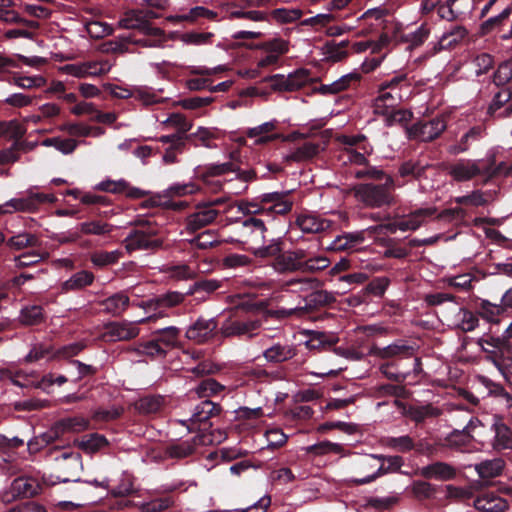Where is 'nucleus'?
I'll use <instances>...</instances> for the list:
<instances>
[{"label":"nucleus","instance_id":"nucleus-29","mask_svg":"<svg viewBox=\"0 0 512 512\" xmlns=\"http://www.w3.org/2000/svg\"><path fill=\"white\" fill-rule=\"evenodd\" d=\"M437 209L435 207L420 208L411 212L407 218L398 220V227L401 231H415L425 221L426 218L433 216Z\"/></svg>","mask_w":512,"mask_h":512},{"label":"nucleus","instance_id":"nucleus-6","mask_svg":"<svg viewBox=\"0 0 512 512\" xmlns=\"http://www.w3.org/2000/svg\"><path fill=\"white\" fill-rule=\"evenodd\" d=\"M138 228L133 229L124 239L126 250L156 251L163 246V239L158 237V228L149 221H139Z\"/></svg>","mask_w":512,"mask_h":512},{"label":"nucleus","instance_id":"nucleus-9","mask_svg":"<svg viewBox=\"0 0 512 512\" xmlns=\"http://www.w3.org/2000/svg\"><path fill=\"white\" fill-rule=\"evenodd\" d=\"M222 411V406L219 403L206 399L195 406L191 417L187 421H182V424L186 425L191 432L207 431L212 427L211 419L219 416Z\"/></svg>","mask_w":512,"mask_h":512},{"label":"nucleus","instance_id":"nucleus-60","mask_svg":"<svg viewBox=\"0 0 512 512\" xmlns=\"http://www.w3.org/2000/svg\"><path fill=\"white\" fill-rule=\"evenodd\" d=\"M390 280L387 277L373 278L363 289L364 296L382 297L388 286Z\"/></svg>","mask_w":512,"mask_h":512},{"label":"nucleus","instance_id":"nucleus-62","mask_svg":"<svg viewBox=\"0 0 512 512\" xmlns=\"http://www.w3.org/2000/svg\"><path fill=\"white\" fill-rule=\"evenodd\" d=\"M307 453L314 454L317 456L325 455L329 453L340 454L343 451V447L340 444L333 443L330 441H322L306 448Z\"/></svg>","mask_w":512,"mask_h":512},{"label":"nucleus","instance_id":"nucleus-47","mask_svg":"<svg viewBox=\"0 0 512 512\" xmlns=\"http://www.w3.org/2000/svg\"><path fill=\"white\" fill-rule=\"evenodd\" d=\"M89 427V421L82 416L65 417L56 423V432L61 433H78Z\"/></svg>","mask_w":512,"mask_h":512},{"label":"nucleus","instance_id":"nucleus-34","mask_svg":"<svg viewBox=\"0 0 512 512\" xmlns=\"http://www.w3.org/2000/svg\"><path fill=\"white\" fill-rule=\"evenodd\" d=\"M475 508L483 512H504L508 508V503L499 496L484 494L475 500Z\"/></svg>","mask_w":512,"mask_h":512},{"label":"nucleus","instance_id":"nucleus-39","mask_svg":"<svg viewBox=\"0 0 512 512\" xmlns=\"http://www.w3.org/2000/svg\"><path fill=\"white\" fill-rule=\"evenodd\" d=\"M339 338L334 334L324 332H315L306 342V347L310 351H330L334 345H337Z\"/></svg>","mask_w":512,"mask_h":512},{"label":"nucleus","instance_id":"nucleus-27","mask_svg":"<svg viewBox=\"0 0 512 512\" xmlns=\"http://www.w3.org/2000/svg\"><path fill=\"white\" fill-rule=\"evenodd\" d=\"M433 165L422 159H409L400 164L398 173L402 178L411 177L415 180L426 179V171Z\"/></svg>","mask_w":512,"mask_h":512},{"label":"nucleus","instance_id":"nucleus-54","mask_svg":"<svg viewBox=\"0 0 512 512\" xmlns=\"http://www.w3.org/2000/svg\"><path fill=\"white\" fill-rule=\"evenodd\" d=\"M221 287V282L215 279H200L194 282L187 294L196 295L197 299H204Z\"/></svg>","mask_w":512,"mask_h":512},{"label":"nucleus","instance_id":"nucleus-61","mask_svg":"<svg viewBox=\"0 0 512 512\" xmlns=\"http://www.w3.org/2000/svg\"><path fill=\"white\" fill-rule=\"evenodd\" d=\"M387 447L401 453H407L415 448V442L409 435L399 437H388L386 439Z\"/></svg>","mask_w":512,"mask_h":512},{"label":"nucleus","instance_id":"nucleus-53","mask_svg":"<svg viewBox=\"0 0 512 512\" xmlns=\"http://www.w3.org/2000/svg\"><path fill=\"white\" fill-rule=\"evenodd\" d=\"M330 265V260L322 255H312L305 250V256L302 263L303 273H316L325 270Z\"/></svg>","mask_w":512,"mask_h":512},{"label":"nucleus","instance_id":"nucleus-36","mask_svg":"<svg viewBox=\"0 0 512 512\" xmlns=\"http://www.w3.org/2000/svg\"><path fill=\"white\" fill-rule=\"evenodd\" d=\"M40 244L39 238L35 234L28 232L13 235L6 241V246L14 251H20L27 248L35 249L39 247Z\"/></svg>","mask_w":512,"mask_h":512},{"label":"nucleus","instance_id":"nucleus-2","mask_svg":"<svg viewBox=\"0 0 512 512\" xmlns=\"http://www.w3.org/2000/svg\"><path fill=\"white\" fill-rule=\"evenodd\" d=\"M415 347L405 340H397L386 347H379L373 344L369 354L381 359L388 360L380 365L381 373L390 381L402 384L410 375V370L400 368V361L411 359L415 355Z\"/></svg>","mask_w":512,"mask_h":512},{"label":"nucleus","instance_id":"nucleus-22","mask_svg":"<svg viewBox=\"0 0 512 512\" xmlns=\"http://www.w3.org/2000/svg\"><path fill=\"white\" fill-rule=\"evenodd\" d=\"M97 188L101 191L113 194H125V196L130 199H141L150 194L149 191L131 186V184L124 179H120L118 181H102L97 185Z\"/></svg>","mask_w":512,"mask_h":512},{"label":"nucleus","instance_id":"nucleus-23","mask_svg":"<svg viewBox=\"0 0 512 512\" xmlns=\"http://www.w3.org/2000/svg\"><path fill=\"white\" fill-rule=\"evenodd\" d=\"M260 47L266 52V55L259 59L257 64L259 68H266L268 66L275 65L278 62L280 55L288 52L287 41L280 38H274L266 41L262 43Z\"/></svg>","mask_w":512,"mask_h":512},{"label":"nucleus","instance_id":"nucleus-46","mask_svg":"<svg viewBox=\"0 0 512 512\" xmlns=\"http://www.w3.org/2000/svg\"><path fill=\"white\" fill-rule=\"evenodd\" d=\"M77 445L83 452L92 454L108 446L109 442L105 436L98 433H92L83 436L77 441Z\"/></svg>","mask_w":512,"mask_h":512},{"label":"nucleus","instance_id":"nucleus-58","mask_svg":"<svg viewBox=\"0 0 512 512\" xmlns=\"http://www.w3.org/2000/svg\"><path fill=\"white\" fill-rule=\"evenodd\" d=\"M399 239L387 238L384 240L383 246L385 247L384 257L404 259L410 255V250L406 246L400 245Z\"/></svg>","mask_w":512,"mask_h":512},{"label":"nucleus","instance_id":"nucleus-42","mask_svg":"<svg viewBox=\"0 0 512 512\" xmlns=\"http://www.w3.org/2000/svg\"><path fill=\"white\" fill-rule=\"evenodd\" d=\"M19 321L25 326L40 325L45 321L44 309L41 305H26L19 315Z\"/></svg>","mask_w":512,"mask_h":512},{"label":"nucleus","instance_id":"nucleus-43","mask_svg":"<svg viewBox=\"0 0 512 512\" xmlns=\"http://www.w3.org/2000/svg\"><path fill=\"white\" fill-rule=\"evenodd\" d=\"M479 379L486 388L488 395L498 398L506 408L512 407V395L500 383H496L485 376H481Z\"/></svg>","mask_w":512,"mask_h":512},{"label":"nucleus","instance_id":"nucleus-32","mask_svg":"<svg viewBox=\"0 0 512 512\" xmlns=\"http://www.w3.org/2000/svg\"><path fill=\"white\" fill-rule=\"evenodd\" d=\"M494 431L493 449L501 451L512 449V429L502 421H496L492 425Z\"/></svg>","mask_w":512,"mask_h":512},{"label":"nucleus","instance_id":"nucleus-21","mask_svg":"<svg viewBox=\"0 0 512 512\" xmlns=\"http://www.w3.org/2000/svg\"><path fill=\"white\" fill-rule=\"evenodd\" d=\"M486 134V127L482 124L474 125L464 132L447 151L451 155H459L469 151L471 146L480 141Z\"/></svg>","mask_w":512,"mask_h":512},{"label":"nucleus","instance_id":"nucleus-59","mask_svg":"<svg viewBox=\"0 0 512 512\" xmlns=\"http://www.w3.org/2000/svg\"><path fill=\"white\" fill-rule=\"evenodd\" d=\"M56 357V352L53 350V346L48 343H38L35 344L30 352L26 355V362H36L44 358H54Z\"/></svg>","mask_w":512,"mask_h":512},{"label":"nucleus","instance_id":"nucleus-57","mask_svg":"<svg viewBox=\"0 0 512 512\" xmlns=\"http://www.w3.org/2000/svg\"><path fill=\"white\" fill-rule=\"evenodd\" d=\"M468 34L464 26L458 25L453 27L450 31L443 34L440 38L439 45L441 49H447L455 46L462 41Z\"/></svg>","mask_w":512,"mask_h":512},{"label":"nucleus","instance_id":"nucleus-38","mask_svg":"<svg viewBox=\"0 0 512 512\" xmlns=\"http://www.w3.org/2000/svg\"><path fill=\"white\" fill-rule=\"evenodd\" d=\"M512 14V4H509L498 15L493 16L481 23L479 31L482 36L491 34L494 31H499L509 19Z\"/></svg>","mask_w":512,"mask_h":512},{"label":"nucleus","instance_id":"nucleus-26","mask_svg":"<svg viewBox=\"0 0 512 512\" xmlns=\"http://www.w3.org/2000/svg\"><path fill=\"white\" fill-rule=\"evenodd\" d=\"M295 224L303 233L316 234L330 228L331 222L313 214H299Z\"/></svg>","mask_w":512,"mask_h":512},{"label":"nucleus","instance_id":"nucleus-48","mask_svg":"<svg viewBox=\"0 0 512 512\" xmlns=\"http://www.w3.org/2000/svg\"><path fill=\"white\" fill-rule=\"evenodd\" d=\"M408 417L417 424L423 423L428 418H436L441 415V410L432 404L421 406H410L407 411Z\"/></svg>","mask_w":512,"mask_h":512},{"label":"nucleus","instance_id":"nucleus-16","mask_svg":"<svg viewBox=\"0 0 512 512\" xmlns=\"http://www.w3.org/2000/svg\"><path fill=\"white\" fill-rule=\"evenodd\" d=\"M482 159H459L448 164L446 170L448 175L456 182L470 181L477 176L483 177Z\"/></svg>","mask_w":512,"mask_h":512},{"label":"nucleus","instance_id":"nucleus-52","mask_svg":"<svg viewBox=\"0 0 512 512\" xmlns=\"http://www.w3.org/2000/svg\"><path fill=\"white\" fill-rule=\"evenodd\" d=\"M133 351H135L139 355H146L152 359L156 357L166 356L164 347L157 341V339L153 335L151 336V339L139 342L133 348Z\"/></svg>","mask_w":512,"mask_h":512},{"label":"nucleus","instance_id":"nucleus-19","mask_svg":"<svg viewBox=\"0 0 512 512\" xmlns=\"http://www.w3.org/2000/svg\"><path fill=\"white\" fill-rule=\"evenodd\" d=\"M59 474L57 479L61 482L78 481V472L82 467L81 455L77 452L64 451L57 457Z\"/></svg>","mask_w":512,"mask_h":512},{"label":"nucleus","instance_id":"nucleus-11","mask_svg":"<svg viewBox=\"0 0 512 512\" xmlns=\"http://www.w3.org/2000/svg\"><path fill=\"white\" fill-rule=\"evenodd\" d=\"M55 201L56 197L53 194L31 192L24 197L11 199L0 205V215L13 211L34 212L41 204L54 203Z\"/></svg>","mask_w":512,"mask_h":512},{"label":"nucleus","instance_id":"nucleus-37","mask_svg":"<svg viewBox=\"0 0 512 512\" xmlns=\"http://www.w3.org/2000/svg\"><path fill=\"white\" fill-rule=\"evenodd\" d=\"M504 466L505 463L501 458H494L476 464L475 469L483 481H488L489 479L499 476Z\"/></svg>","mask_w":512,"mask_h":512},{"label":"nucleus","instance_id":"nucleus-3","mask_svg":"<svg viewBox=\"0 0 512 512\" xmlns=\"http://www.w3.org/2000/svg\"><path fill=\"white\" fill-rule=\"evenodd\" d=\"M290 195V191L263 193L251 201H242L239 204V210L244 216H260L259 218L269 222L275 215L284 216L292 210L293 201Z\"/></svg>","mask_w":512,"mask_h":512},{"label":"nucleus","instance_id":"nucleus-56","mask_svg":"<svg viewBox=\"0 0 512 512\" xmlns=\"http://www.w3.org/2000/svg\"><path fill=\"white\" fill-rule=\"evenodd\" d=\"M135 25L138 26V30L148 36L161 37L164 35V31L160 28L153 27L150 22L147 21L144 9H137L131 11Z\"/></svg>","mask_w":512,"mask_h":512},{"label":"nucleus","instance_id":"nucleus-12","mask_svg":"<svg viewBox=\"0 0 512 512\" xmlns=\"http://www.w3.org/2000/svg\"><path fill=\"white\" fill-rule=\"evenodd\" d=\"M265 81L269 83V86L274 91H296L311 81V73L307 69H298L293 73L285 76L282 74H275L268 78H265Z\"/></svg>","mask_w":512,"mask_h":512},{"label":"nucleus","instance_id":"nucleus-1","mask_svg":"<svg viewBox=\"0 0 512 512\" xmlns=\"http://www.w3.org/2000/svg\"><path fill=\"white\" fill-rule=\"evenodd\" d=\"M284 246L283 238L277 237L266 245L252 247L250 251L256 258L272 259L271 266L280 274L302 272L305 249L284 250Z\"/></svg>","mask_w":512,"mask_h":512},{"label":"nucleus","instance_id":"nucleus-33","mask_svg":"<svg viewBox=\"0 0 512 512\" xmlns=\"http://www.w3.org/2000/svg\"><path fill=\"white\" fill-rule=\"evenodd\" d=\"M231 171H236V164L233 162H225L198 166L195 169V175L200 180H209V178H215Z\"/></svg>","mask_w":512,"mask_h":512},{"label":"nucleus","instance_id":"nucleus-63","mask_svg":"<svg viewBox=\"0 0 512 512\" xmlns=\"http://www.w3.org/2000/svg\"><path fill=\"white\" fill-rule=\"evenodd\" d=\"M454 202L458 205H471L479 207L487 205L488 199L485 192L481 190H474L468 195L456 197Z\"/></svg>","mask_w":512,"mask_h":512},{"label":"nucleus","instance_id":"nucleus-17","mask_svg":"<svg viewBox=\"0 0 512 512\" xmlns=\"http://www.w3.org/2000/svg\"><path fill=\"white\" fill-rule=\"evenodd\" d=\"M260 327L258 320H252L238 315L227 318L221 327L220 333L223 337L248 335L252 337L254 331Z\"/></svg>","mask_w":512,"mask_h":512},{"label":"nucleus","instance_id":"nucleus-4","mask_svg":"<svg viewBox=\"0 0 512 512\" xmlns=\"http://www.w3.org/2000/svg\"><path fill=\"white\" fill-rule=\"evenodd\" d=\"M512 322L506 328L502 336L484 334L477 341L481 350L485 353V359L495 365L505 376L512 375Z\"/></svg>","mask_w":512,"mask_h":512},{"label":"nucleus","instance_id":"nucleus-15","mask_svg":"<svg viewBox=\"0 0 512 512\" xmlns=\"http://www.w3.org/2000/svg\"><path fill=\"white\" fill-rule=\"evenodd\" d=\"M446 129V122L441 118H434L427 122H417L406 128L407 138L431 142L437 139Z\"/></svg>","mask_w":512,"mask_h":512},{"label":"nucleus","instance_id":"nucleus-40","mask_svg":"<svg viewBox=\"0 0 512 512\" xmlns=\"http://www.w3.org/2000/svg\"><path fill=\"white\" fill-rule=\"evenodd\" d=\"M184 301V294L179 292H168L158 295L145 302V307L153 310L176 306Z\"/></svg>","mask_w":512,"mask_h":512},{"label":"nucleus","instance_id":"nucleus-25","mask_svg":"<svg viewBox=\"0 0 512 512\" xmlns=\"http://www.w3.org/2000/svg\"><path fill=\"white\" fill-rule=\"evenodd\" d=\"M206 436H196L192 440H185L177 443H172L166 447V454L170 458L183 459L191 456L198 444H204Z\"/></svg>","mask_w":512,"mask_h":512},{"label":"nucleus","instance_id":"nucleus-5","mask_svg":"<svg viewBox=\"0 0 512 512\" xmlns=\"http://www.w3.org/2000/svg\"><path fill=\"white\" fill-rule=\"evenodd\" d=\"M394 181L392 177H386L384 183H361L355 186L354 194L357 200L366 207L380 208L389 206L393 202L392 190Z\"/></svg>","mask_w":512,"mask_h":512},{"label":"nucleus","instance_id":"nucleus-31","mask_svg":"<svg viewBox=\"0 0 512 512\" xmlns=\"http://www.w3.org/2000/svg\"><path fill=\"white\" fill-rule=\"evenodd\" d=\"M139 329L132 323L112 322L106 326V336L111 341H125L137 337Z\"/></svg>","mask_w":512,"mask_h":512},{"label":"nucleus","instance_id":"nucleus-24","mask_svg":"<svg viewBox=\"0 0 512 512\" xmlns=\"http://www.w3.org/2000/svg\"><path fill=\"white\" fill-rule=\"evenodd\" d=\"M202 18L216 21L218 20V13L204 6H196L191 8L187 13L168 16L167 20L175 24L182 22L198 23Z\"/></svg>","mask_w":512,"mask_h":512},{"label":"nucleus","instance_id":"nucleus-20","mask_svg":"<svg viewBox=\"0 0 512 512\" xmlns=\"http://www.w3.org/2000/svg\"><path fill=\"white\" fill-rule=\"evenodd\" d=\"M415 473L426 480L446 482L454 480L457 477L458 470L450 463L435 461L419 468Z\"/></svg>","mask_w":512,"mask_h":512},{"label":"nucleus","instance_id":"nucleus-13","mask_svg":"<svg viewBox=\"0 0 512 512\" xmlns=\"http://www.w3.org/2000/svg\"><path fill=\"white\" fill-rule=\"evenodd\" d=\"M41 484L33 477H18L14 479L10 488L2 493L0 500L11 503L19 498H32L40 493Z\"/></svg>","mask_w":512,"mask_h":512},{"label":"nucleus","instance_id":"nucleus-41","mask_svg":"<svg viewBox=\"0 0 512 512\" xmlns=\"http://www.w3.org/2000/svg\"><path fill=\"white\" fill-rule=\"evenodd\" d=\"M129 297L123 292H118L101 302L103 310L114 316L122 314L129 306Z\"/></svg>","mask_w":512,"mask_h":512},{"label":"nucleus","instance_id":"nucleus-55","mask_svg":"<svg viewBox=\"0 0 512 512\" xmlns=\"http://www.w3.org/2000/svg\"><path fill=\"white\" fill-rule=\"evenodd\" d=\"M122 253L118 250L115 251H95L90 255L91 263L97 268H104L116 264Z\"/></svg>","mask_w":512,"mask_h":512},{"label":"nucleus","instance_id":"nucleus-14","mask_svg":"<svg viewBox=\"0 0 512 512\" xmlns=\"http://www.w3.org/2000/svg\"><path fill=\"white\" fill-rule=\"evenodd\" d=\"M240 224L239 234L241 236V242L248 244L251 242L265 245L266 232L268 231L266 226V219L255 216H245L243 220L237 221Z\"/></svg>","mask_w":512,"mask_h":512},{"label":"nucleus","instance_id":"nucleus-50","mask_svg":"<svg viewBox=\"0 0 512 512\" xmlns=\"http://www.w3.org/2000/svg\"><path fill=\"white\" fill-rule=\"evenodd\" d=\"M225 390V386L220 384L213 378H206L201 380L197 386L191 390V392H195V394L199 398L209 399L212 396L220 394Z\"/></svg>","mask_w":512,"mask_h":512},{"label":"nucleus","instance_id":"nucleus-45","mask_svg":"<svg viewBox=\"0 0 512 512\" xmlns=\"http://www.w3.org/2000/svg\"><path fill=\"white\" fill-rule=\"evenodd\" d=\"M78 229L82 235L106 236L113 231V225L99 219H93L79 223Z\"/></svg>","mask_w":512,"mask_h":512},{"label":"nucleus","instance_id":"nucleus-44","mask_svg":"<svg viewBox=\"0 0 512 512\" xmlns=\"http://www.w3.org/2000/svg\"><path fill=\"white\" fill-rule=\"evenodd\" d=\"M336 301L334 295L326 290H316L305 297V308L315 310L331 305Z\"/></svg>","mask_w":512,"mask_h":512},{"label":"nucleus","instance_id":"nucleus-51","mask_svg":"<svg viewBox=\"0 0 512 512\" xmlns=\"http://www.w3.org/2000/svg\"><path fill=\"white\" fill-rule=\"evenodd\" d=\"M153 336L157 339V341L164 347L165 352L167 350L175 347L178 343L180 329L175 326H168L162 329H158L154 331Z\"/></svg>","mask_w":512,"mask_h":512},{"label":"nucleus","instance_id":"nucleus-35","mask_svg":"<svg viewBox=\"0 0 512 512\" xmlns=\"http://www.w3.org/2000/svg\"><path fill=\"white\" fill-rule=\"evenodd\" d=\"M295 355V348L289 345H281L279 343L272 345L263 352V356L266 361L275 364L288 361Z\"/></svg>","mask_w":512,"mask_h":512},{"label":"nucleus","instance_id":"nucleus-64","mask_svg":"<svg viewBox=\"0 0 512 512\" xmlns=\"http://www.w3.org/2000/svg\"><path fill=\"white\" fill-rule=\"evenodd\" d=\"M441 446L442 443L440 440L432 442L428 438H422L415 442L414 451L419 455L431 458L438 454L439 447Z\"/></svg>","mask_w":512,"mask_h":512},{"label":"nucleus","instance_id":"nucleus-18","mask_svg":"<svg viewBox=\"0 0 512 512\" xmlns=\"http://www.w3.org/2000/svg\"><path fill=\"white\" fill-rule=\"evenodd\" d=\"M220 332L218 322L215 318H205L200 316L186 330V337L198 344L208 342Z\"/></svg>","mask_w":512,"mask_h":512},{"label":"nucleus","instance_id":"nucleus-28","mask_svg":"<svg viewBox=\"0 0 512 512\" xmlns=\"http://www.w3.org/2000/svg\"><path fill=\"white\" fill-rule=\"evenodd\" d=\"M95 280V275L93 272L88 270H81L73 275L66 281L61 284V292L69 293V292H78L85 289L88 286H91Z\"/></svg>","mask_w":512,"mask_h":512},{"label":"nucleus","instance_id":"nucleus-10","mask_svg":"<svg viewBox=\"0 0 512 512\" xmlns=\"http://www.w3.org/2000/svg\"><path fill=\"white\" fill-rule=\"evenodd\" d=\"M224 202L225 200L223 198H218L212 201L198 203L195 207V211L186 218L187 229L195 232L212 224L220 214V211L216 207Z\"/></svg>","mask_w":512,"mask_h":512},{"label":"nucleus","instance_id":"nucleus-49","mask_svg":"<svg viewBox=\"0 0 512 512\" xmlns=\"http://www.w3.org/2000/svg\"><path fill=\"white\" fill-rule=\"evenodd\" d=\"M410 491L415 499L425 501L435 497L438 487L425 480H415L410 486Z\"/></svg>","mask_w":512,"mask_h":512},{"label":"nucleus","instance_id":"nucleus-7","mask_svg":"<svg viewBox=\"0 0 512 512\" xmlns=\"http://www.w3.org/2000/svg\"><path fill=\"white\" fill-rule=\"evenodd\" d=\"M375 461L381 462V465L372 473L367 474L361 478H351L350 483L355 486H360L364 484L371 483L375 481L380 476H383L388 473H401L405 474L401 471V467L404 464V459L402 456L394 455V456H384V455H371L364 463V467L375 468Z\"/></svg>","mask_w":512,"mask_h":512},{"label":"nucleus","instance_id":"nucleus-8","mask_svg":"<svg viewBox=\"0 0 512 512\" xmlns=\"http://www.w3.org/2000/svg\"><path fill=\"white\" fill-rule=\"evenodd\" d=\"M302 16L300 9H287L278 8L274 9L270 15L262 11L249 10L246 11L243 8L232 9L229 11V17L231 19H246L250 21H269V17L274 19L278 23L286 24L292 23Z\"/></svg>","mask_w":512,"mask_h":512},{"label":"nucleus","instance_id":"nucleus-30","mask_svg":"<svg viewBox=\"0 0 512 512\" xmlns=\"http://www.w3.org/2000/svg\"><path fill=\"white\" fill-rule=\"evenodd\" d=\"M483 161V179L484 183L490 182L492 179L498 177V176H510L512 173H507L509 170V166L506 164V162H500L496 163V154L495 153H489L486 155L485 158L482 159Z\"/></svg>","mask_w":512,"mask_h":512}]
</instances>
